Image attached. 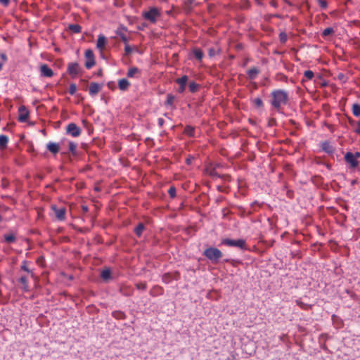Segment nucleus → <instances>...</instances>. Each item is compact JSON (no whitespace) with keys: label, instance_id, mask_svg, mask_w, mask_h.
<instances>
[{"label":"nucleus","instance_id":"nucleus-1","mask_svg":"<svg viewBox=\"0 0 360 360\" xmlns=\"http://www.w3.org/2000/svg\"><path fill=\"white\" fill-rule=\"evenodd\" d=\"M288 101L289 94L286 90L277 89L271 92L270 103L277 111H280L283 105H287Z\"/></svg>","mask_w":360,"mask_h":360},{"label":"nucleus","instance_id":"nucleus-2","mask_svg":"<svg viewBox=\"0 0 360 360\" xmlns=\"http://www.w3.org/2000/svg\"><path fill=\"white\" fill-rule=\"evenodd\" d=\"M203 255L212 263L217 264L223 257V253L217 248L210 247L204 250Z\"/></svg>","mask_w":360,"mask_h":360},{"label":"nucleus","instance_id":"nucleus-3","mask_svg":"<svg viewBox=\"0 0 360 360\" xmlns=\"http://www.w3.org/2000/svg\"><path fill=\"white\" fill-rule=\"evenodd\" d=\"M142 16L146 20L155 24L161 16V10L157 7H150L148 11L143 12Z\"/></svg>","mask_w":360,"mask_h":360},{"label":"nucleus","instance_id":"nucleus-4","mask_svg":"<svg viewBox=\"0 0 360 360\" xmlns=\"http://www.w3.org/2000/svg\"><path fill=\"white\" fill-rule=\"evenodd\" d=\"M221 244L229 247H236L240 250H248V245L244 239L233 240L225 238L221 240Z\"/></svg>","mask_w":360,"mask_h":360},{"label":"nucleus","instance_id":"nucleus-5","mask_svg":"<svg viewBox=\"0 0 360 360\" xmlns=\"http://www.w3.org/2000/svg\"><path fill=\"white\" fill-rule=\"evenodd\" d=\"M360 157V153L356 152L355 153H352L351 152H347L345 155V161L349 164L352 168H355L358 166L359 162L357 159Z\"/></svg>","mask_w":360,"mask_h":360},{"label":"nucleus","instance_id":"nucleus-6","mask_svg":"<svg viewBox=\"0 0 360 360\" xmlns=\"http://www.w3.org/2000/svg\"><path fill=\"white\" fill-rule=\"evenodd\" d=\"M67 72L72 78H75L78 75L82 74V70L78 63L72 62L68 63Z\"/></svg>","mask_w":360,"mask_h":360},{"label":"nucleus","instance_id":"nucleus-7","mask_svg":"<svg viewBox=\"0 0 360 360\" xmlns=\"http://www.w3.org/2000/svg\"><path fill=\"white\" fill-rule=\"evenodd\" d=\"M84 56L86 58L85 68L89 70L96 65L94 53L91 49H87L84 53Z\"/></svg>","mask_w":360,"mask_h":360},{"label":"nucleus","instance_id":"nucleus-8","mask_svg":"<svg viewBox=\"0 0 360 360\" xmlns=\"http://www.w3.org/2000/svg\"><path fill=\"white\" fill-rule=\"evenodd\" d=\"M66 132L73 137H77L81 134V129L76 124L72 122L68 124Z\"/></svg>","mask_w":360,"mask_h":360},{"label":"nucleus","instance_id":"nucleus-9","mask_svg":"<svg viewBox=\"0 0 360 360\" xmlns=\"http://www.w3.org/2000/svg\"><path fill=\"white\" fill-rule=\"evenodd\" d=\"M18 121L25 122L29 117L30 112L25 105H21L18 109Z\"/></svg>","mask_w":360,"mask_h":360},{"label":"nucleus","instance_id":"nucleus-10","mask_svg":"<svg viewBox=\"0 0 360 360\" xmlns=\"http://www.w3.org/2000/svg\"><path fill=\"white\" fill-rule=\"evenodd\" d=\"M102 87L103 84L96 82H91L89 86V95L91 96L97 95L99 93V91H101V90L102 89Z\"/></svg>","mask_w":360,"mask_h":360},{"label":"nucleus","instance_id":"nucleus-11","mask_svg":"<svg viewBox=\"0 0 360 360\" xmlns=\"http://www.w3.org/2000/svg\"><path fill=\"white\" fill-rule=\"evenodd\" d=\"M188 80V77L187 75H184L180 78H177L176 79V82L179 85L178 89L179 93H183L185 91L186 83Z\"/></svg>","mask_w":360,"mask_h":360},{"label":"nucleus","instance_id":"nucleus-12","mask_svg":"<svg viewBox=\"0 0 360 360\" xmlns=\"http://www.w3.org/2000/svg\"><path fill=\"white\" fill-rule=\"evenodd\" d=\"M40 74L43 77H52L53 76V71L49 67L47 64H42L40 66Z\"/></svg>","mask_w":360,"mask_h":360},{"label":"nucleus","instance_id":"nucleus-13","mask_svg":"<svg viewBox=\"0 0 360 360\" xmlns=\"http://www.w3.org/2000/svg\"><path fill=\"white\" fill-rule=\"evenodd\" d=\"M52 209L54 211L57 219L60 221H63L65 219V208H57L56 206H53L52 207Z\"/></svg>","mask_w":360,"mask_h":360},{"label":"nucleus","instance_id":"nucleus-14","mask_svg":"<svg viewBox=\"0 0 360 360\" xmlns=\"http://www.w3.org/2000/svg\"><path fill=\"white\" fill-rule=\"evenodd\" d=\"M107 44V39L103 34H99L96 42V48L100 51H103Z\"/></svg>","mask_w":360,"mask_h":360},{"label":"nucleus","instance_id":"nucleus-15","mask_svg":"<svg viewBox=\"0 0 360 360\" xmlns=\"http://www.w3.org/2000/svg\"><path fill=\"white\" fill-rule=\"evenodd\" d=\"M260 70L257 67H252L247 70L246 73L248 77V78L251 80L255 79L257 77L258 75L259 74Z\"/></svg>","mask_w":360,"mask_h":360},{"label":"nucleus","instance_id":"nucleus-16","mask_svg":"<svg viewBox=\"0 0 360 360\" xmlns=\"http://www.w3.org/2000/svg\"><path fill=\"white\" fill-rule=\"evenodd\" d=\"M46 148L54 155L57 154L60 150L59 144L55 142H49L46 144Z\"/></svg>","mask_w":360,"mask_h":360},{"label":"nucleus","instance_id":"nucleus-17","mask_svg":"<svg viewBox=\"0 0 360 360\" xmlns=\"http://www.w3.org/2000/svg\"><path fill=\"white\" fill-rule=\"evenodd\" d=\"M321 146V149L328 154H331L334 152V148L330 143L327 141L322 142Z\"/></svg>","mask_w":360,"mask_h":360},{"label":"nucleus","instance_id":"nucleus-18","mask_svg":"<svg viewBox=\"0 0 360 360\" xmlns=\"http://www.w3.org/2000/svg\"><path fill=\"white\" fill-rule=\"evenodd\" d=\"M141 75V70L136 67H132L129 69L127 76L128 77H139Z\"/></svg>","mask_w":360,"mask_h":360},{"label":"nucleus","instance_id":"nucleus-19","mask_svg":"<svg viewBox=\"0 0 360 360\" xmlns=\"http://www.w3.org/2000/svg\"><path fill=\"white\" fill-rule=\"evenodd\" d=\"M130 86V82L125 78L120 79L118 81V87L121 91H126Z\"/></svg>","mask_w":360,"mask_h":360},{"label":"nucleus","instance_id":"nucleus-20","mask_svg":"<svg viewBox=\"0 0 360 360\" xmlns=\"http://www.w3.org/2000/svg\"><path fill=\"white\" fill-rule=\"evenodd\" d=\"M8 143V136L4 134L0 135V150H4V149L6 148Z\"/></svg>","mask_w":360,"mask_h":360},{"label":"nucleus","instance_id":"nucleus-21","mask_svg":"<svg viewBox=\"0 0 360 360\" xmlns=\"http://www.w3.org/2000/svg\"><path fill=\"white\" fill-rule=\"evenodd\" d=\"M19 282L22 284V288L24 291H29L28 279L26 276H21L19 278Z\"/></svg>","mask_w":360,"mask_h":360},{"label":"nucleus","instance_id":"nucleus-22","mask_svg":"<svg viewBox=\"0 0 360 360\" xmlns=\"http://www.w3.org/2000/svg\"><path fill=\"white\" fill-rule=\"evenodd\" d=\"M68 30L73 33H79L82 31V27L78 24H70L68 25Z\"/></svg>","mask_w":360,"mask_h":360},{"label":"nucleus","instance_id":"nucleus-23","mask_svg":"<svg viewBox=\"0 0 360 360\" xmlns=\"http://www.w3.org/2000/svg\"><path fill=\"white\" fill-rule=\"evenodd\" d=\"M335 33V30L333 27H327L324 29L321 33V36L323 38L327 37L328 36L333 35Z\"/></svg>","mask_w":360,"mask_h":360},{"label":"nucleus","instance_id":"nucleus-24","mask_svg":"<svg viewBox=\"0 0 360 360\" xmlns=\"http://www.w3.org/2000/svg\"><path fill=\"white\" fill-rule=\"evenodd\" d=\"M145 229L143 224L139 223L137 226L134 229V233L138 236L140 237L142 235V233Z\"/></svg>","mask_w":360,"mask_h":360},{"label":"nucleus","instance_id":"nucleus-25","mask_svg":"<svg viewBox=\"0 0 360 360\" xmlns=\"http://www.w3.org/2000/svg\"><path fill=\"white\" fill-rule=\"evenodd\" d=\"M352 114L355 117L360 116V105L358 103H354L352 106Z\"/></svg>","mask_w":360,"mask_h":360},{"label":"nucleus","instance_id":"nucleus-26","mask_svg":"<svg viewBox=\"0 0 360 360\" xmlns=\"http://www.w3.org/2000/svg\"><path fill=\"white\" fill-rule=\"evenodd\" d=\"M193 53L195 58L198 60H201L204 56L202 51L200 50V49H193Z\"/></svg>","mask_w":360,"mask_h":360},{"label":"nucleus","instance_id":"nucleus-27","mask_svg":"<svg viewBox=\"0 0 360 360\" xmlns=\"http://www.w3.org/2000/svg\"><path fill=\"white\" fill-rule=\"evenodd\" d=\"M101 276L105 281L110 279V276H111V271H110V270L108 269L103 270L101 271Z\"/></svg>","mask_w":360,"mask_h":360},{"label":"nucleus","instance_id":"nucleus-28","mask_svg":"<svg viewBox=\"0 0 360 360\" xmlns=\"http://www.w3.org/2000/svg\"><path fill=\"white\" fill-rule=\"evenodd\" d=\"M112 315L117 319H124L125 318L124 313L121 311H112Z\"/></svg>","mask_w":360,"mask_h":360},{"label":"nucleus","instance_id":"nucleus-29","mask_svg":"<svg viewBox=\"0 0 360 360\" xmlns=\"http://www.w3.org/2000/svg\"><path fill=\"white\" fill-rule=\"evenodd\" d=\"M4 240L8 243H11L15 241V236L13 233L6 234L4 236Z\"/></svg>","mask_w":360,"mask_h":360},{"label":"nucleus","instance_id":"nucleus-30","mask_svg":"<svg viewBox=\"0 0 360 360\" xmlns=\"http://www.w3.org/2000/svg\"><path fill=\"white\" fill-rule=\"evenodd\" d=\"M199 85L195 82H191L188 84V88L191 92L195 93L198 91Z\"/></svg>","mask_w":360,"mask_h":360},{"label":"nucleus","instance_id":"nucleus-31","mask_svg":"<svg viewBox=\"0 0 360 360\" xmlns=\"http://www.w3.org/2000/svg\"><path fill=\"white\" fill-rule=\"evenodd\" d=\"M252 103L257 108L263 107V101L260 98H255L252 99Z\"/></svg>","mask_w":360,"mask_h":360},{"label":"nucleus","instance_id":"nucleus-32","mask_svg":"<svg viewBox=\"0 0 360 360\" xmlns=\"http://www.w3.org/2000/svg\"><path fill=\"white\" fill-rule=\"evenodd\" d=\"M116 34L120 37V39L124 42V44L128 43V39L124 33H123L122 31L117 30L116 31Z\"/></svg>","mask_w":360,"mask_h":360},{"label":"nucleus","instance_id":"nucleus-33","mask_svg":"<svg viewBox=\"0 0 360 360\" xmlns=\"http://www.w3.org/2000/svg\"><path fill=\"white\" fill-rule=\"evenodd\" d=\"M68 148H69V150L73 154L75 155L76 153V151H77V144L72 141H69L68 143Z\"/></svg>","mask_w":360,"mask_h":360},{"label":"nucleus","instance_id":"nucleus-34","mask_svg":"<svg viewBox=\"0 0 360 360\" xmlns=\"http://www.w3.org/2000/svg\"><path fill=\"white\" fill-rule=\"evenodd\" d=\"M314 72L310 70H306L304 72V77L306 78L307 80L312 79L314 78Z\"/></svg>","mask_w":360,"mask_h":360},{"label":"nucleus","instance_id":"nucleus-35","mask_svg":"<svg viewBox=\"0 0 360 360\" xmlns=\"http://www.w3.org/2000/svg\"><path fill=\"white\" fill-rule=\"evenodd\" d=\"M21 269L27 272L28 274H30L32 277H34V274L30 269H28L26 261L22 262Z\"/></svg>","mask_w":360,"mask_h":360},{"label":"nucleus","instance_id":"nucleus-36","mask_svg":"<svg viewBox=\"0 0 360 360\" xmlns=\"http://www.w3.org/2000/svg\"><path fill=\"white\" fill-rule=\"evenodd\" d=\"M174 100H175L174 96H173L172 94H168L167 96V100H166L165 103H166V105H172Z\"/></svg>","mask_w":360,"mask_h":360},{"label":"nucleus","instance_id":"nucleus-37","mask_svg":"<svg viewBox=\"0 0 360 360\" xmlns=\"http://www.w3.org/2000/svg\"><path fill=\"white\" fill-rule=\"evenodd\" d=\"M124 54L126 56L130 55L134 49L131 48L128 43L124 44Z\"/></svg>","mask_w":360,"mask_h":360},{"label":"nucleus","instance_id":"nucleus-38","mask_svg":"<svg viewBox=\"0 0 360 360\" xmlns=\"http://www.w3.org/2000/svg\"><path fill=\"white\" fill-rule=\"evenodd\" d=\"M77 91V86L75 83L70 84L68 92L70 95H74Z\"/></svg>","mask_w":360,"mask_h":360},{"label":"nucleus","instance_id":"nucleus-39","mask_svg":"<svg viewBox=\"0 0 360 360\" xmlns=\"http://www.w3.org/2000/svg\"><path fill=\"white\" fill-rule=\"evenodd\" d=\"M168 193L172 198H174L176 196V188L171 186L168 190Z\"/></svg>","mask_w":360,"mask_h":360},{"label":"nucleus","instance_id":"nucleus-40","mask_svg":"<svg viewBox=\"0 0 360 360\" xmlns=\"http://www.w3.org/2000/svg\"><path fill=\"white\" fill-rule=\"evenodd\" d=\"M136 287L139 290H146L147 288V285L146 283H138L136 284Z\"/></svg>","mask_w":360,"mask_h":360},{"label":"nucleus","instance_id":"nucleus-41","mask_svg":"<svg viewBox=\"0 0 360 360\" xmlns=\"http://www.w3.org/2000/svg\"><path fill=\"white\" fill-rule=\"evenodd\" d=\"M319 4L321 8H326L328 6V3L326 0H318Z\"/></svg>","mask_w":360,"mask_h":360},{"label":"nucleus","instance_id":"nucleus-42","mask_svg":"<svg viewBox=\"0 0 360 360\" xmlns=\"http://www.w3.org/2000/svg\"><path fill=\"white\" fill-rule=\"evenodd\" d=\"M8 185H9V181L6 179L3 178L1 180V187L3 188H7L8 187Z\"/></svg>","mask_w":360,"mask_h":360},{"label":"nucleus","instance_id":"nucleus-43","mask_svg":"<svg viewBox=\"0 0 360 360\" xmlns=\"http://www.w3.org/2000/svg\"><path fill=\"white\" fill-rule=\"evenodd\" d=\"M185 130H186V132L187 133V134H188L191 136H193V134H194V129H193V128H192L191 127H186Z\"/></svg>","mask_w":360,"mask_h":360},{"label":"nucleus","instance_id":"nucleus-44","mask_svg":"<svg viewBox=\"0 0 360 360\" xmlns=\"http://www.w3.org/2000/svg\"><path fill=\"white\" fill-rule=\"evenodd\" d=\"M280 40L281 42L285 43L287 40V36L285 33L281 32L279 35Z\"/></svg>","mask_w":360,"mask_h":360},{"label":"nucleus","instance_id":"nucleus-45","mask_svg":"<svg viewBox=\"0 0 360 360\" xmlns=\"http://www.w3.org/2000/svg\"><path fill=\"white\" fill-rule=\"evenodd\" d=\"M355 133L360 134V120L356 123V127L354 129Z\"/></svg>","mask_w":360,"mask_h":360},{"label":"nucleus","instance_id":"nucleus-46","mask_svg":"<svg viewBox=\"0 0 360 360\" xmlns=\"http://www.w3.org/2000/svg\"><path fill=\"white\" fill-rule=\"evenodd\" d=\"M169 279H170V276L169 274H165L162 277V280L165 283H169Z\"/></svg>","mask_w":360,"mask_h":360},{"label":"nucleus","instance_id":"nucleus-47","mask_svg":"<svg viewBox=\"0 0 360 360\" xmlns=\"http://www.w3.org/2000/svg\"><path fill=\"white\" fill-rule=\"evenodd\" d=\"M152 291H155L157 293H162V288L160 286H155ZM153 293V292H151Z\"/></svg>","mask_w":360,"mask_h":360},{"label":"nucleus","instance_id":"nucleus-48","mask_svg":"<svg viewBox=\"0 0 360 360\" xmlns=\"http://www.w3.org/2000/svg\"><path fill=\"white\" fill-rule=\"evenodd\" d=\"M208 55L210 57H212L215 55V50L213 48L209 49Z\"/></svg>","mask_w":360,"mask_h":360},{"label":"nucleus","instance_id":"nucleus-49","mask_svg":"<svg viewBox=\"0 0 360 360\" xmlns=\"http://www.w3.org/2000/svg\"><path fill=\"white\" fill-rule=\"evenodd\" d=\"M158 123L159 127H162L164 125L165 120H163V118L160 117L158 120Z\"/></svg>","mask_w":360,"mask_h":360},{"label":"nucleus","instance_id":"nucleus-50","mask_svg":"<svg viewBox=\"0 0 360 360\" xmlns=\"http://www.w3.org/2000/svg\"><path fill=\"white\" fill-rule=\"evenodd\" d=\"M10 0H0V3L4 6H8L9 4Z\"/></svg>","mask_w":360,"mask_h":360},{"label":"nucleus","instance_id":"nucleus-51","mask_svg":"<svg viewBox=\"0 0 360 360\" xmlns=\"http://www.w3.org/2000/svg\"><path fill=\"white\" fill-rule=\"evenodd\" d=\"M82 210L84 213H86L89 211V207H88V206H86L85 205H82Z\"/></svg>","mask_w":360,"mask_h":360},{"label":"nucleus","instance_id":"nucleus-52","mask_svg":"<svg viewBox=\"0 0 360 360\" xmlns=\"http://www.w3.org/2000/svg\"><path fill=\"white\" fill-rule=\"evenodd\" d=\"M0 57L4 62L7 60V56L5 53H1Z\"/></svg>","mask_w":360,"mask_h":360},{"label":"nucleus","instance_id":"nucleus-53","mask_svg":"<svg viewBox=\"0 0 360 360\" xmlns=\"http://www.w3.org/2000/svg\"><path fill=\"white\" fill-rule=\"evenodd\" d=\"M186 163L189 165L191 163V160L190 159H187L186 160Z\"/></svg>","mask_w":360,"mask_h":360},{"label":"nucleus","instance_id":"nucleus-54","mask_svg":"<svg viewBox=\"0 0 360 360\" xmlns=\"http://www.w3.org/2000/svg\"><path fill=\"white\" fill-rule=\"evenodd\" d=\"M354 122V121L353 120H349V123H350L351 124H352Z\"/></svg>","mask_w":360,"mask_h":360},{"label":"nucleus","instance_id":"nucleus-55","mask_svg":"<svg viewBox=\"0 0 360 360\" xmlns=\"http://www.w3.org/2000/svg\"><path fill=\"white\" fill-rule=\"evenodd\" d=\"M2 67H3V64L0 63V70H1Z\"/></svg>","mask_w":360,"mask_h":360},{"label":"nucleus","instance_id":"nucleus-56","mask_svg":"<svg viewBox=\"0 0 360 360\" xmlns=\"http://www.w3.org/2000/svg\"><path fill=\"white\" fill-rule=\"evenodd\" d=\"M297 304H299V305H302V302H298V301H297Z\"/></svg>","mask_w":360,"mask_h":360},{"label":"nucleus","instance_id":"nucleus-57","mask_svg":"<svg viewBox=\"0 0 360 360\" xmlns=\"http://www.w3.org/2000/svg\"><path fill=\"white\" fill-rule=\"evenodd\" d=\"M257 86L256 84H255V89H257Z\"/></svg>","mask_w":360,"mask_h":360},{"label":"nucleus","instance_id":"nucleus-58","mask_svg":"<svg viewBox=\"0 0 360 360\" xmlns=\"http://www.w3.org/2000/svg\"><path fill=\"white\" fill-rule=\"evenodd\" d=\"M2 295L1 290L0 289V296Z\"/></svg>","mask_w":360,"mask_h":360},{"label":"nucleus","instance_id":"nucleus-59","mask_svg":"<svg viewBox=\"0 0 360 360\" xmlns=\"http://www.w3.org/2000/svg\"><path fill=\"white\" fill-rule=\"evenodd\" d=\"M1 219H2V217H1V216L0 215V221H1Z\"/></svg>","mask_w":360,"mask_h":360}]
</instances>
